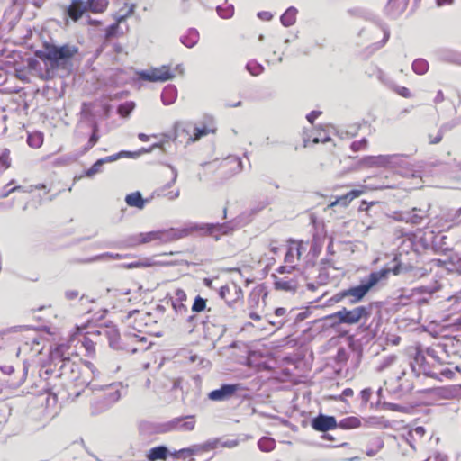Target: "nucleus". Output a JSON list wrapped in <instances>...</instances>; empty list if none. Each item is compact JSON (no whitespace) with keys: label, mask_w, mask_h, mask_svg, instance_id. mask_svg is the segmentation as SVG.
Masks as SVG:
<instances>
[{"label":"nucleus","mask_w":461,"mask_h":461,"mask_svg":"<svg viewBox=\"0 0 461 461\" xmlns=\"http://www.w3.org/2000/svg\"><path fill=\"white\" fill-rule=\"evenodd\" d=\"M230 230L227 223H191L183 229L169 228L146 232L143 240L148 243H168L187 237L194 231H200L219 240L221 235H227Z\"/></svg>","instance_id":"nucleus-1"},{"label":"nucleus","mask_w":461,"mask_h":461,"mask_svg":"<svg viewBox=\"0 0 461 461\" xmlns=\"http://www.w3.org/2000/svg\"><path fill=\"white\" fill-rule=\"evenodd\" d=\"M78 53V48L71 44L60 46L45 42L41 50L35 52V56L43 61L48 67L39 74L43 80H50L55 77L58 69H69L72 60Z\"/></svg>","instance_id":"nucleus-2"},{"label":"nucleus","mask_w":461,"mask_h":461,"mask_svg":"<svg viewBox=\"0 0 461 461\" xmlns=\"http://www.w3.org/2000/svg\"><path fill=\"white\" fill-rule=\"evenodd\" d=\"M51 361L55 366H59V377L64 378L68 382L75 383L76 386L89 387L95 390V385L85 376L88 373L95 375V366L91 362H86L84 365L73 361L69 357L64 355V346H58L50 355Z\"/></svg>","instance_id":"nucleus-3"},{"label":"nucleus","mask_w":461,"mask_h":461,"mask_svg":"<svg viewBox=\"0 0 461 461\" xmlns=\"http://www.w3.org/2000/svg\"><path fill=\"white\" fill-rule=\"evenodd\" d=\"M387 270L373 271L357 285L345 289L349 304L360 303L378 284L387 279Z\"/></svg>","instance_id":"nucleus-4"},{"label":"nucleus","mask_w":461,"mask_h":461,"mask_svg":"<svg viewBox=\"0 0 461 461\" xmlns=\"http://www.w3.org/2000/svg\"><path fill=\"white\" fill-rule=\"evenodd\" d=\"M375 303H370L367 305H361L355 307L352 310L342 308L341 310L329 315L327 318L336 320L337 324L353 325L358 323L361 320H367L372 313Z\"/></svg>","instance_id":"nucleus-5"},{"label":"nucleus","mask_w":461,"mask_h":461,"mask_svg":"<svg viewBox=\"0 0 461 461\" xmlns=\"http://www.w3.org/2000/svg\"><path fill=\"white\" fill-rule=\"evenodd\" d=\"M107 6L108 2L106 0H72L67 8V14L70 19L77 22L86 12L100 14L104 12Z\"/></svg>","instance_id":"nucleus-6"},{"label":"nucleus","mask_w":461,"mask_h":461,"mask_svg":"<svg viewBox=\"0 0 461 461\" xmlns=\"http://www.w3.org/2000/svg\"><path fill=\"white\" fill-rule=\"evenodd\" d=\"M215 131L216 128L214 127L212 122H203L199 125H196L194 128L192 134L189 133V131L187 129L184 128L181 125H177L176 127V138H182L183 136H185V141L187 143H190L194 142L200 140L202 137L207 136L210 133H214Z\"/></svg>","instance_id":"nucleus-7"},{"label":"nucleus","mask_w":461,"mask_h":461,"mask_svg":"<svg viewBox=\"0 0 461 461\" xmlns=\"http://www.w3.org/2000/svg\"><path fill=\"white\" fill-rule=\"evenodd\" d=\"M175 74L172 68L168 65H163L158 68H153L140 74V77L149 82H165L174 77Z\"/></svg>","instance_id":"nucleus-8"},{"label":"nucleus","mask_w":461,"mask_h":461,"mask_svg":"<svg viewBox=\"0 0 461 461\" xmlns=\"http://www.w3.org/2000/svg\"><path fill=\"white\" fill-rule=\"evenodd\" d=\"M312 428L319 432L326 433L338 428V422L334 416L319 413L311 420Z\"/></svg>","instance_id":"nucleus-9"},{"label":"nucleus","mask_w":461,"mask_h":461,"mask_svg":"<svg viewBox=\"0 0 461 461\" xmlns=\"http://www.w3.org/2000/svg\"><path fill=\"white\" fill-rule=\"evenodd\" d=\"M240 389L238 384H223L219 389L211 391L208 399L213 402H223L230 400Z\"/></svg>","instance_id":"nucleus-10"},{"label":"nucleus","mask_w":461,"mask_h":461,"mask_svg":"<svg viewBox=\"0 0 461 461\" xmlns=\"http://www.w3.org/2000/svg\"><path fill=\"white\" fill-rule=\"evenodd\" d=\"M219 295L221 299L225 300L226 303L230 307H232L241 299L242 290L235 284H232L231 285H226L220 288Z\"/></svg>","instance_id":"nucleus-11"},{"label":"nucleus","mask_w":461,"mask_h":461,"mask_svg":"<svg viewBox=\"0 0 461 461\" xmlns=\"http://www.w3.org/2000/svg\"><path fill=\"white\" fill-rule=\"evenodd\" d=\"M121 384H110L102 387V390L104 391V408L109 407L111 404L116 402L121 398Z\"/></svg>","instance_id":"nucleus-12"},{"label":"nucleus","mask_w":461,"mask_h":461,"mask_svg":"<svg viewBox=\"0 0 461 461\" xmlns=\"http://www.w3.org/2000/svg\"><path fill=\"white\" fill-rule=\"evenodd\" d=\"M305 250L306 247L303 245V242L290 240V244L285 256V261L289 264L294 263V258L296 257L297 259H300L303 252Z\"/></svg>","instance_id":"nucleus-13"},{"label":"nucleus","mask_w":461,"mask_h":461,"mask_svg":"<svg viewBox=\"0 0 461 461\" xmlns=\"http://www.w3.org/2000/svg\"><path fill=\"white\" fill-rule=\"evenodd\" d=\"M274 279V287L276 290L294 293L297 289L298 283L295 279L292 278H279L276 275H272Z\"/></svg>","instance_id":"nucleus-14"},{"label":"nucleus","mask_w":461,"mask_h":461,"mask_svg":"<svg viewBox=\"0 0 461 461\" xmlns=\"http://www.w3.org/2000/svg\"><path fill=\"white\" fill-rule=\"evenodd\" d=\"M185 301H186L185 292L181 288H177L171 298L172 307L177 314H185L188 312L187 306L184 304Z\"/></svg>","instance_id":"nucleus-15"},{"label":"nucleus","mask_w":461,"mask_h":461,"mask_svg":"<svg viewBox=\"0 0 461 461\" xmlns=\"http://www.w3.org/2000/svg\"><path fill=\"white\" fill-rule=\"evenodd\" d=\"M415 212L416 208H413L412 211L394 212L393 217L399 221L411 222V224H420L423 219V215H420Z\"/></svg>","instance_id":"nucleus-16"},{"label":"nucleus","mask_w":461,"mask_h":461,"mask_svg":"<svg viewBox=\"0 0 461 461\" xmlns=\"http://www.w3.org/2000/svg\"><path fill=\"white\" fill-rule=\"evenodd\" d=\"M412 269H413L412 266H411L410 264H403V263L398 261V258L395 257L393 258V266L391 267L383 268L382 270H387L388 271L387 276L390 273H393V275L397 276V275H401L402 273L411 272Z\"/></svg>","instance_id":"nucleus-17"},{"label":"nucleus","mask_w":461,"mask_h":461,"mask_svg":"<svg viewBox=\"0 0 461 461\" xmlns=\"http://www.w3.org/2000/svg\"><path fill=\"white\" fill-rule=\"evenodd\" d=\"M194 416H186V417H177L174 418L176 423V431H192L195 427V421L194 420H185L186 419L193 420Z\"/></svg>","instance_id":"nucleus-18"},{"label":"nucleus","mask_w":461,"mask_h":461,"mask_svg":"<svg viewBox=\"0 0 461 461\" xmlns=\"http://www.w3.org/2000/svg\"><path fill=\"white\" fill-rule=\"evenodd\" d=\"M169 454L166 446H158L152 447L147 454L149 461L165 460Z\"/></svg>","instance_id":"nucleus-19"},{"label":"nucleus","mask_w":461,"mask_h":461,"mask_svg":"<svg viewBox=\"0 0 461 461\" xmlns=\"http://www.w3.org/2000/svg\"><path fill=\"white\" fill-rule=\"evenodd\" d=\"M297 13L295 7L287 8L280 17L281 23L285 27L294 25L296 22Z\"/></svg>","instance_id":"nucleus-20"},{"label":"nucleus","mask_w":461,"mask_h":461,"mask_svg":"<svg viewBox=\"0 0 461 461\" xmlns=\"http://www.w3.org/2000/svg\"><path fill=\"white\" fill-rule=\"evenodd\" d=\"M140 154V152H134V151H125V150H122V151H120L116 154H113V155H111V156H107L104 158H101L103 163H109V162H113L119 158H137L139 155Z\"/></svg>","instance_id":"nucleus-21"},{"label":"nucleus","mask_w":461,"mask_h":461,"mask_svg":"<svg viewBox=\"0 0 461 461\" xmlns=\"http://www.w3.org/2000/svg\"><path fill=\"white\" fill-rule=\"evenodd\" d=\"M361 421L360 419L355 416H350L342 419L338 423V428H341L343 429H356L360 427Z\"/></svg>","instance_id":"nucleus-22"},{"label":"nucleus","mask_w":461,"mask_h":461,"mask_svg":"<svg viewBox=\"0 0 461 461\" xmlns=\"http://www.w3.org/2000/svg\"><path fill=\"white\" fill-rule=\"evenodd\" d=\"M44 136L41 132L35 131L28 135L27 143L31 148L38 149L43 144Z\"/></svg>","instance_id":"nucleus-23"},{"label":"nucleus","mask_w":461,"mask_h":461,"mask_svg":"<svg viewBox=\"0 0 461 461\" xmlns=\"http://www.w3.org/2000/svg\"><path fill=\"white\" fill-rule=\"evenodd\" d=\"M133 13V9L131 8L128 13L125 14V15H120L117 19H116V23L111 24L107 30H106V37L107 38H110V37H113V36H115L117 34V30L119 28V24L125 20V18L128 16V15H131V14Z\"/></svg>","instance_id":"nucleus-24"},{"label":"nucleus","mask_w":461,"mask_h":461,"mask_svg":"<svg viewBox=\"0 0 461 461\" xmlns=\"http://www.w3.org/2000/svg\"><path fill=\"white\" fill-rule=\"evenodd\" d=\"M365 193L364 188L352 189L346 194H343L336 198L335 202H345L346 200L352 201Z\"/></svg>","instance_id":"nucleus-25"},{"label":"nucleus","mask_w":461,"mask_h":461,"mask_svg":"<svg viewBox=\"0 0 461 461\" xmlns=\"http://www.w3.org/2000/svg\"><path fill=\"white\" fill-rule=\"evenodd\" d=\"M123 256L119 253H103L96 255L89 259L86 260V262H95V261H101V260H117L122 258Z\"/></svg>","instance_id":"nucleus-26"},{"label":"nucleus","mask_w":461,"mask_h":461,"mask_svg":"<svg viewBox=\"0 0 461 461\" xmlns=\"http://www.w3.org/2000/svg\"><path fill=\"white\" fill-rule=\"evenodd\" d=\"M412 70L418 75H424L429 70V63L423 59H417L412 63Z\"/></svg>","instance_id":"nucleus-27"},{"label":"nucleus","mask_w":461,"mask_h":461,"mask_svg":"<svg viewBox=\"0 0 461 461\" xmlns=\"http://www.w3.org/2000/svg\"><path fill=\"white\" fill-rule=\"evenodd\" d=\"M258 446L261 451L269 452L275 448L276 442L272 438L263 437L258 440Z\"/></svg>","instance_id":"nucleus-28"},{"label":"nucleus","mask_w":461,"mask_h":461,"mask_svg":"<svg viewBox=\"0 0 461 461\" xmlns=\"http://www.w3.org/2000/svg\"><path fill=\"white\" fill-rule=\"evenodd\" d=\"M371 447L367 448L366 454L368 456H375L379 450H381L384 447V441L380 438H376L372 440L371 442Z\"/></svg>","instance_id":"nucleus-29"},{"label":"nucleus","mask_w":461,"mask_h":461,"mask_svg":"<svg viewBox=\"0 0 461 461\" xmlns=\"http://www.w3.org/2000/svg\"><path fill=\"white\" fill-rule=\"evenodd\" d=\"M442 352H445V345H442V344L437 345L435 348H428L427 349L428 356L431 357L432 358H434L436 361H438L439 363L444 362L442 357L439 356V354Z\"/></svg>","instance_id":"nucleus-30"},{"label":"nucleus","mask_w":461,"mask_h":461,"mask_svg":"<svg viewBox=\"0 0 461 461\" xmlns=\"http://www.w3.org/2000/svg\"><path fill=\"white\" fill-rule=\"evenodd\" d=\"M158 197L166 200H175L179 196V191L177 189H172L171 186L167 189H163L161 194H158Z\"/></svg>","instance_id":"nucleus-31"},{"label":"nucleus","mask_w":461,"mask_h":461,"mask_svg":"<svg viewBox=\"0 0 461 461\" xmlns=\"http://www.w3.org/2000/svg\"><path fill=\"white\" fill-rule=\"evenodd\" d=\"M144 233H139L136 235L130 236L126 239L125 243L128 247H135L140 244H146L148 241L143 240Z\"/></svg>","instance_id":"nucleus-32"},{"label":"nucleus","mask_w":461,"mask_h":461,"mask_svg":"<svg viewBox=\"0 0 461 461\" xmlns=\"http://www.w3.org/2000/svg\"><path fill=\"white\" fill-rule=\"evenodd\" d=\"M207 300L197 295L194 298V303L192 305V312H201L206 309Z\"/></svg>","instance_id":"nucleus-33"},{"label":"nucleus","mask_w":461,"mask_h":461,"mask_svg":"<svg viewBox=\"0 0 461 461\" xmlns=\"http://www.w3.org/2000/svg\"><path fill=\"white\" fill-rule=\"evenodd\" d=\"M10 153L11 152L8 149H4L0 154V166L4 169H7L11 167L12 159Z\"/></svg>","instance_id":"nucleus-34"},{"label":"nucleus","mask_w":461,"mask_h":461,"mask_svg":"<svg viewBox=\"0 0 461 461\" xmlns=\"http://www.w3.org/2000/svg\"><path fill=\"white\" fill-rule=\"evenodd\" d=\"M150 266H151V263L149 262V259H148V258L121 265L122 267L128 268V269L138 268V267H148Z\"/></svg>","instance_id":"nucleus-35"},{"label":"nucleus","mask_w":461,"mask_h":461,"mask_svg":"<svg viewBox=\"0 0 461 461\" xmlns=\"http://www.w3.org/2000/svg\"><path fill=\"white\" fill-rule=\"evenodd\" d=\"M176 423H177V422L175 421L174 419H172L171 420H168L167 422L161 423L158 427V431L159 433H167V432H171V431H176Z\"/></svg>","instance_id":"nucleus-36"},{"label":"nucleus","mask_w":461,"mask_h":461,"mask_svg":"<svg viewBox=\"0 0 461 461\" xmlns=\"http://www.w3.org/2000/svg\"><path fill=\"white\" fill-rule=\"evenodd\" d=\"M394 156L380 155V156H377V157H374L371 159L373 160L372 163L375 164V165H377V166H380V167H387L391 163V160H392V158Z\"/></svg>","instance_id":"nucleus-37"},{"label":"nucleus","mask_w":461,"mask_h":461,"mask_svg":"<svg viewBox=\"0 0 461 461\" xmlns=\"http://www.w3.org/2000/svg\"><path fill=\"white\" fill-rule=\"evenodd\" d=\"M246 68L252 76L260 75L264 69L263 67L256 61L249 62Z\"/></svg>","instance_id":"nucleus-38"},{"label":"nucleus","mask_w":461,"mask_h":461,"mask_svg":"<svg viewBox=\"0 0 461 461\" xmlns=\"http://www.w3.org/2000/svg\"><path fill=\"white\" fill-rule=\"evenodd\" d=\"M382 406H383V409L390 410V411H393L407 412V411H408L407 407L402 406V405L397 404V403H393V402H383Z\"/></svg>","instance_id":"nucleus-39"},{"label":"nucleus","mask_w":461,"mask_h":461,"mask_svg":"<svg viewBox=\"0 0 461 461\" xmlns=\"http://www.w3.org/2000/svg\"><path fill=\"white\" fill-rule=\"evenodd\" d=\"M368 141L366 138H363L359 140H355L351 143L350 148L354 152H357L360 150H364L367 148Z\"/></svg>","instance_id":"nucleus-40"},{"label":"nucleus","mask_w":461,"mask_h":461,"mask_svg":"<svg viewBox=\"0 0 461 461\" xmlns=\"http://www.w3.org/2000/svg\"><path fill=\"white\" fill-rule=\"evenodd\" d=\"M393 91L394 93H396L397 95H399L400 96L404 97V98H410L412 96L410 89L405 86H393Z\"/></svg>","instance_id":"nucleus-41"},{"label":"nucleus","mask_w":461,"mask_h":461,"mask_svg":"<svg viewBox=\"0 0 461 461\" xmlns=\"http://www.w3.org/2000/svg\"><path fill=\"white\" fill-rule=\"evenodd\" d=\"M104 165L102 159H98L95 163H94L89 169L86 172L87 176H93L96 173L101 171V167Z\"/></svg>","instance_id":"nucleus-42"},{"label":"nucleus","mask_w":461,"mask_h":461,"mask_svg":"<svg viewBox=\"0 0 461 461\" xmlns=\"http://www.w3.org/2000/svg\"><path fill=\"white\" fill-rule=\"evenodd\" d=\"M218 445V439L210 440L203 444L199 445L201 448V452H206L212 450L217 447Z\"/></svg>","instance_id":"nucleus-43"},{"label":"nucleus","mask_w":461,"mask_h":461,"mask_svg":"<svg viewBox=\"0 0 461 461\" xmlns=\"http://www.w3.org/2000/svg\"><path fill=\"white\" fill-rule=\"evenodd\" d=\"M98 140H99L98 127L95 124V125H94V128H93V133L88 140V149L93 148L97 143Z\"/></svg>","instance_id":"nucleus-44"},{"label":"nucleus","mask_w":461,"mask_h":461,"mask_svg":"<svg viewBox=\"0 0 461 461\" xmlns=\"http://www.w3.org/2000/svg\"><path fill=\"white\" fill-rule=\"evenodd\" d=\"M125 202H147L139 191L133 192L125 197Z\"/></svg>","instance_id":"nucleus-45"},{"label":"nucleus","mask_w":461,"mask_h":461,"mask_svg":"<svg viewBox=\"0 0 461 461\" xmlns=\"http://www.w3.org/2000/svg\"><path fill=\"white\" fill-rule=\"evenodd\" d=\"M183 451L184 456L186 457L187 456H194L201 453V448L199 445H194L190 447L183 448Z\"/></svg>","instance_id":"nucleus-46"},{"label":"nucleus","mask_w":461,"mask_h":461,"mask_svg":"<svg viewBox=\"0 0 461 461\" xmlns=\"http://www.w3.org/2000/svg\"><path fill=\"white\" fill-rule=\"evenodd\" d=\"M12 184L13 183L11 182L6 185V186L5 187L4 193L1 195L2 197H6L9 194L15 192V191H23V187L20 185L10 187L12 185Z\"/></svg>","instance_id":"nucleus-47"},{"label":"nucleus","mask_w":461,"mask_h":461,"mask_svg":"<svg viewBox=\"0 0 461 461\" xmlns=\"http://www.w3.org/2000/svg\"><path fill=\"white\" fill-rule=\"evenodd\" d=\"M443 139V133L441 131H438L435 135L429 134V142L430 144H438Z\"/></svg>","instance_id":"nucleus-48"},{"label":"nucleus","mask_w":461,"mask_h":461,"mask_svg":"<svg viewBox=\"0 0 461 461\" xmlns=\"http://www.w3.org/2000/svg\"><path fill=\"white\" fill-rule=\"evenodd\" d=\"M345 299H348L347 297V294H346V291L345 289L344 290H341L340 292L335 294L331 298H330V301L333 302V303H339Z\"/></svg>","instance_id":"nucleus-49"},{"label":"nucleus","mask_w":461,"mask_h":461,"mask_svg":"<svg viewBox=\"0 0 461 461\" xmlns=\"http://www.w3.org/2000/svg\"><path fill=\"white\" fill-rule=\"evenodd\" d=\"M167 95H170V96H172V97H175V96H176V90H175L174 88L169 87V88H166V89L163 91V93H162L161 97H162V99H163V102H164L165 104H171V101H168V102H167V101H166V96H167Z\"/></svg>","instance_id":"nucleus-50"},{"label":"nucleus","mask_w":461,"mask_h":461,"mask_svg":"<svg viewBox=\"0 0 461 461\" xmlns=\"http://www.w3.org/2000/svg\"><path fill=\"white\" fill-rule=\"evenodd\" d=\"M361 399L364 403H366L372 395V390L370 388H366L361 391Z\"/></svg>","instance_id":"nucleus-51"},{"label":"nucleus","mask_w":461,"mask_h":461,"mask_svg":"<svg viewBox=\"0 0 461 461\" xmlns=\"http://www.w3.org/2000/svg\"><path fill=\"white\" fill-rule=\"evenodd\" d=\"M321 114V112H318V111H312L308 115H307V120L310 123H313L314 121L320 116Z\"/></svg>","instance_id":"nucleus-52"},{"label":"nucleus","mask_w":461,"mask_h":461,"mask_svg":"<svg viewBox=\"0 0 461 461\" xmlns=\"http://www.w3.org/2000/svg\"><path fill=\"white\" fill-rule=\"evenodd\" d=\"M78 292L77 290H68L65 293V296L68 300H74L78 296Z\"/></svg>","instance_id":"nucleus-53"},{"label":"nucleus","mask_w":461,"mask_h":461,"mask_svg":"<svg viewBox=\"0 0 461 461\" xmlns=\"http://www.w3.org/2000/svg\"><path fill=\"white\" fill-rule=\"evenodd\" d=\"M294 269V266H282L278 267L277 272L280 274L291 273Z\"/></svg>","instance_id":"nucleus-54"},{"label":"nucleus","mask_w":461,"mask_h":461,"mask_svg":"<svg viewBox=\"0 0 461 461\" xmlns=\"http://www.w3.org/2000/svg\"><path fill=\"white\" fill-rule=\"evenodd\" d=\"M171 456L176 459L185 458V456H184L183 448L177 451H175L173 453H170Z\"/></svg>","instance_id":"nucleus-55"},{"label":"nucleus","mask_w":461,"mask_h":461,"mask_svg":"<svg viewBox=\"0 0 461 461\" xmlns=\"http://www.w3.org/2000/svg\"><path fill=\"white\" fill-rule=\"evenodd\" d=\"M354 392L351 388H346L343 390L342 394L339 396L340 400H343L344 397H351Z\"/></svg>","instance_id":"nucleus-56"},{"label":"nucleus","mask_w":461,"mask_h":461,"mask_svg":"<svg viewBox=\"0 0 461 461\" xmlns=\"http://www.w3.org/2000/svg\"><path fill=\"white\" fill-rule=\"evenodd\" d=\"M0 369L4 374H6V375H11L14 371V369L12 366H3L0 367Z\"/></svg>","instance_id":"nucleus-57"},{"label":"nucleus","mask_w":461,"mask_h":461,"mask_svg":"<svg viewBox=\"0 0 461 461\" xmlns=\"http://www.w3.org/2000/svg\"><path fill=\"white\" fill-rule=\"evenodd\" d=\"M375 424L379 426L380 428H389L390 427V421L383 420V419H380Z\"/></svg>","instance_id":"nucleus-58"},{"label":"nucleus","mask_w":461,"mask_h":461,"mask_svg":"<svg viewBox=\"0 0 461 461\" xmlns=\"http://www.w3.org/2000/svg\"><path fill=\"white\" fill-rule=\"evenodd\" d=\"M286 309L284 307H278L275 310V315L276 317L284 316L286 313Z\"/></svg>","instance_id":"nucleus-59"},{"label":"nucleus","mask_w":461,"mask_h":461,"mask_svg":"<svg viewBox=\"0 0 461 461\" xmlns=\"http://www.w3.org/2000/svg\"><path fill=\"white\" fill-rule=\"evenodd\" d=\"M222 447H234L238 445V441L237 440H227L225 442H223L222 444Z\"/></svg>","instance_id":"nucleus-60"},{"label":"nucleus","mask_w":461,"mask_h":461,"mask_svg":"<svg viewBox=\"0 0 461 461\" xmlns=\"http://www.w3.org/2000/svg\"><path fill=\"white\" fill-rule=\"evenodd\" d=\"M258 16L263 20H270L272 18V15L268 12H260L258 14Z\"/></svg>","instance_id":"nucleus-61"},{"label":"nucleus","mask_w":461,"mask_h":461,"mask_svg":"<svg viewBox=\"0 0 461 461\" xmlns=\"http://www.w3.org/2000/svg\"><path fill=\"white\" fill-rule=\"evenodd\" d=\"M118 336L117 332L114 330L112 332V335L110 336L109 339H110V346L113 347V348H117V345H116V342L115 340L113 339V338H116Z\"/></svg>","instance_id":"nucleus-62"},{"label":"nucleus","mask_w":461,"mask_h":461,"mask_svg":"<svg viewBox=\"0 0 461 461\" xmlns=\"http://www.w3.org/2000/svg\"><path fill=\"white\" fill-rule=\"evenodd\" d=\"M444 99L445 97L443 92L441 90H438L435 97V103H441L444 101Z\"/></svg>","instance_id":"nucleus-63"},{"label":"nucleus","mask_w":461,"mask_h":461,"mask_svg":"<svg viewBox=\"0 0 461 461\" xmlns=\"http://www.w3.org/2000/svg\"><path fill=\"white\" fill-rule=\"evenodd\" d=\"M438 6L453 4L454 0H436Z\"/></svg>","instance_id":"nucleus-64"}]
</instances>
